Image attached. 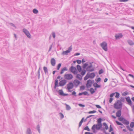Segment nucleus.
I'll return each mask as SVG.
<instances>
[{
	"instance_id": "nucleus-1",
	"label": "nucleus",
	"mask_w": 134,
	"mask_h": 134,
	"mask_svg": "<svg viewBox=\"0 0 134 134\" xmlns=\"http://www.w3.org/2000/svg\"><path fill=\"white\" fill-rule=\"evenodd\" d=\"M102 127V124H97V125H94L92 127V130L93 132H95V129L97 130H99Z\"/></svg>"
},
{
	"instance_id": "nucleus-2",
	"label": "nucleus",
	"mask_w": 134,
	"mask_h": 134,
	"mask_svg": "<svg viewBox=\"0 0 134 134\" xmlns=\"http://www.w3.org/2000/svg\"><path fill=\"white\" fill-rule=\"evenodd\" d=\"M122 104L121 101L118 100L116 103H115L114 105V108L117 109H119L122 108Z\"/></svg>"
},
{
	"instance_id": "nucleus-3",
	"label": "nucleus",
	"mask_w": 134,
	"mask_h": 134,
	"mask_svg": "<svg viewBox=\"0 0 134 134\" xmlns=\"http://www.w3.org/2000/svg\"><path fill=\"white\" fill-rule=\"evenodd\" d=\"M100 46L105 51H108L107 44L105 42H104L101 43Z\"/></svg>"
},
{
	"instance_id": "nucleus-4",
	"label": "nucleus",
	"mask_w": 134,
	"mask_h": 134,
	"mask_svg": "<svg viewBox=\"0 0 134 134\" xmlns=\"http://www.w3.org/2000/svg\"><path fill=\"white\" fill-rule=\"evenodd\" d=\"M64 77L66 79L68 80H71L72 79L73 77L72 75L70 74H65L64 75Z\"/></svg>"
},
{
	"instance_id": "nucleus-5",
	"label": "nucleus",
	"mask_w": 134,
	"mask_h": 134,
	"mask_svg": "<svg viewBox=\"0 0 134 134\" xmlns=\"http://www.w3.org/2000/svg\"><path fill=\"white\" fill-rule=\"evenodd\" d=\"M23 32L26 35L28 38H31V36L30 33L27 30L25 29H23Z\"/></svg>"
},
{
	"instance_id": "nucleus-6",
	"label": "nucleus",
	"mask_w": 134,
	"mask_h": 134,
	"mask_svg": "<svg viewBox=\"0 0 134 134\" xmlns=\"http://www.w3.org/2000/svg\"><path fill=\"white\" fill-rule=\"evenodd\" d=\"M69 70L74 74H76L77 73L76 68L73 66H72L69 68Z\"/></svg>"
},
{
	"instance_id": "nucleus-7",
	"label": "nucleus",
	"mask_w": 134,
	"mask_h": 134,
	"mask_svg": "<svg viewBox=\"0 0 134 134\" xmlns=\"http://www.w3.org/2000/svg\"><path fill=\"white\" fill-rule=\"evenodd\" d=\"M94 82L93 80H88L86 84V87L87 88H89L91 87L92 83Z\"/></svg>"
},
{
	"instance_id": "nucleus-8",
	"label": "nucleus",
	"mask_w": 134,
	"mask_h": 134,
	"mask_svg": "<svg viewBox=\"0 0 134 134\" xmlns=\"http://www.w3.org/2000/svg\"><path fill=\"white\" fill-rule=\"evenodd\" d=\"M73 83L74 86L76 88L80 84L81 82L80 81L76 79L74 81Z\"/></svg>"
},
{
	"instance_id": "nucleus-9",
	"label": "nucleus",
	"mask_w": 134,
	"mask_h": 134,
	"mask_svg": "<svg viewBox=\"0 0 134 134\" xmlns=\"http://www.w3.org/2000/svg\"><path fill=\"white\" fill-rule=\"evenodd\" d=\"M67 82V81L65 79L60 81L59 83V86H63L66 84Z\"/></svg>"
},
{
	"instance_id": "nucleus-10",
	"label": "nucleus",
	"mask_w": 134,
	"mask_h": 134,
	"mask_svg": "<svg viewBox=\"0 0 134 134\" xmlns=\"http://www.w3.org/2000/svg\"><path fill=\"white\" fill-rule=\"evenodd\" d=\"M67 89L70 90L73 88L74 85L73 83L70 82L67 84Z\"/></svg>"
},
{
	"instance_id": "nucleus-11",
	"label": "nucleus",
	"mask_w": 134,
	"mask_h": 134,
	"mask_svg": "<svg viewBox=\"0 0 134 134\" xmlns=\"http://www.w3.org/2000/svg\"><path fill=\"white\" fill-rule=\"evenodd\" d=\"M90 65L88 66L86 68V70L89 71H92L94 70L93 68L91 69L90 68L92 67V65L91 63H90Z\"/></svg>"
},
{
	"instance_id": "nucleus-12",
	"label": "nucleus",
	"mask_w": 134,
	"mask_h": 134,
	"mask_svg": "<svg viewBox=\"0 0 134 134\" xmlns=\"http://www.w3.org/2000/svg\"><path fill=\"white\" fill-rule=\"evenodd\" d=\"M122 37V35L121 33L118 34L115 36V37L116 39L121 38Z\"/></svg>"
},
{
	"instance_id": "nucleus-13",
	"label": "nucleus",
	"mask_w": 134,
	"mask_h": 134,
	"mask_svg": "<svg viewBox=\"0 0 134 134\" xmlns=\"http://www.w3.org/2000/svg\"><path fill=\"white\" fill-rule=\"evenodd\" d=\"M87 73L88 74V75L89 76V77L92 79L94 78L95 75V74L93 72L92 73Z\"/></svg>"
},
{
	"instance_id": "nucleus-14",
	"label": "nucleus",
	"mask_w": 134,
	"mask_h": 134,
	"mask_svg": "<svg viewBox=\"0 0 134 134\" xmlns=\"http://www.w3.org/2000/svg\"><path fill=\"white\" fill-rule=\"evenodd\" d=\"M51 63L53 66H54L55 64V60L54 58H52L51 60Z\"/></svg>"
},
{
	"instance_id": "nucleus-15",
	"label": "nucleus",
	"mask_w": 134,
	"mask_h": 134,
	"mask_svg": "<svg viewBox=\"0 0 134 134\" xmlns=\"http://www.w3.org/2000/svg\"><path fill=\"white\" fill-rule=\"evenodd\" d=\"M68 70L67 68L66 67H64L62 69L61 71L60 72L61 74H63L64 71H67Z\"/></svg>"
},
{
	"instance_id": "nucleus-16",
	"label": "nucleus",
	"mask_w": 134,
	"mask_h": 134,
	"mask_svg": "<svg viewBox=\"0 0 134 134\" xmlns=\"http://www.w3.org/2000/svg\"><path fill=\"white\" fill-rule=\"evenodd\" d=\"M126 101L128 102V104L130 105H131L132 104L131 101L129 97H127L125 98Z\"/></svg>"
},
{
	"instance_id": "nucleus-17",
	"label": "nucleus",
	"mask_w": 134,
	"mask_h": 134,
	"mask_svg": "<svg viewBox=\"0 0 134 134\" xmlns=\"http://www.w3.org/2000/svg\"><path fill=\"white\" fill-rule=\"evenodd\" d=\"M121 115V111L120 110H119L116 113V115L117 117H120Z\"/></svg>"
},
{
	"instance_id": "nucleus-18",
	"label": "nucleus",
	"mask_w": 134,
	"mask_h": 134,
	"mask_svg": "<svg viewBox=\"0 0 134 134\" xmlns=\"http://www.w3.org/2000/svg\"><path fill=\"white\" fill-rule=\"evenodd\" d=\"M76 78L80 80H81L82 79V77L80 74H77L76 76Z\"/></svg>"
},
{
	"instance_id": "nucleus-19",
	"label": "nucleus",
	"mask_w": 134,
	"mask_h": 134,
	"mask_svg": "<svg viewBox=\"0 0 134 134\" xmlns=\"http://www.w3.org/2000/svg\"><path fill=\"white\" fill-rule=\"evenodd\" d=\"M122 123L124 124L127 125H128L129 123V122L125 119L122 122Z\"/></svg>"
},
{
	"instance_id": "nucleus-20",
	"label": "nucleus",
	"mask_w": 134,
	"mask_h": 134,
	"mask_svg": "<svg viewBox=\"0 0 134 134\" xmlns=\"http://www.w3.org/2000/svg\"><path fill=\"white\" fill-rule=\"evenodd\" d=\"M127 42L131 46L133 45L134 44V43L133 41L130 40H128L127 41Z\"/></svg>"
},
{
	"instance_id": "nucleus-21",
	"label": "nucleus",
	"mask_w": 134,
	"mask_h": 134,
	"mask_svg": "<svg viewBox=\"0 0 134 134\" xmlns=\"http://www.w3.org/2000/svg\"><path fill=\"white\" fill-rule=\"evenodd\" d=\"M58 80L57 79H56L55 80V86L54 88H56V87H57L58 86Z\"/></svg>"
},
{
	"instance_id": "nucleus-22",
	"label": "nucleus",
	"mask_w": 134,
	"mask_h": 134,
	"mask_svg": "<svg viewBox=\"0 0 134 134\" xmlns=\"http://www.w3.org/2000/svg\"><path fill=\"white\" fill-rule=\"evenodd\" d=\"M93 86L96 88H99L100 87V86L98 85L96 83H94L93 84Z\"/></svg>"
},
{
	"instance_id": "nucleus-23",
	"label": "nucleus",
	"mask_w": 134,
	"mask_h": 134,
	"mask_svg": "<svg viewBox=\"0 0 134 134\" xmlns=\"http://www.w3.org/2000/svg\"><path fill=\"white\" fill-rule=\"evenodd\" d=\"M26 134H31L32 132L30 129L29 128H28L27 129Z\"/></svg>"
},
{
	"instance_id": "nucleus-24",
	"label": "nucleus",
	"mask_w": 134,
	"mask_h": 134,
	"mask_svg": "<svg viewBox=\"0 0 134 134\" xmlns=\"http://www.w3.org/2000/svg\"><path fill=\"white\" fill-rule=\"evenodd\" d=\"M63 93V92L62 90H60L58 91V93L60 96H62Z\"/></svg>"
},
{
	"instance_id": "nucleus-25",
	"label": "nucleus",
	"mask_w": 134,
	"mask_h": 134,
	"mask_svg": "<svg viewBox=\"0 0 134 134\" xmlns=\"http://www.w3.org/2000/svg\"><path fill=\"white\" fill-rule=\"evenodd\" d=\"M43 70H44L45 73V74L48 73V69H47V68L45 66H44L43 67Z\"/></svg>"
},
{
	"instance_id": "nucleus-26",
	"label": "nucleus",
	"mask_w": 134,
	"mask_h": 134,
	"mask_svg": "<svg viewBox=\"0 0 134 134\" xmlns=\"http://www.w3.org/2000/svg\"><path fill=\"white\" fill-rule=\"evenodd\" d=\"M77 69H78V71L79 72H80L81 71V66L80 65H77Z\"/></svg>"
},
{
	"instance_id": "nucleus-27",
	"label": "nucleus",
	"mask_w": 134,
	"mask_h": 134,
	"mask_svg": "<svg viewBox=\"0 0 134 134\" xmlns=\"http://www.w3.org/2000/svg\"><path fill=\"white\" fill-rule=\"evenodd\" d=\"M90 91L91 94H93L95 92L94 89L92 88H91L90 90Z\"/></svg>"
},
{
	"instance_id": "nucleus-28",
	"label": "nucleus",
	"mask_w": 134,
	"mask_h": 134,
	"mask_svg": "<svg viewBox=\"0 0 134 134\" xmlns=\"http://www.w3.org/2000/svg\"><path fill=\"white\" fill-rule=\"evenodd\" d=\"M84 119V118H82V119L81 120V121H80V122L79 123V127H80L81 126V124L83 121Z\"/></svg>"
},
{
	"instance_id": "nucleus-29",
	"label": "nucleus",
	"mask_w": 134,
	"mask_h": 134,
	"mask_svg": "<svg viewBox=\"0 0 134 134\" xmlns=\"http://www.w3.org/2000/svg\"><path fill=\"white\" fill-rule=\"evenodd\" d=\"M65 105L66 106V109L67 110H69L71 109L69 105L66 104H65Z\"/></svg>"
},
{
	"instance_id": "nucleus-30",
	"label": "nucleus",
	"mask_w": 134,
	"mask_h": 134,
	"mask_svg": "<svg viewBox=\"0 0 134 134\" xmlns=\"http://www.w3.org/2000/svg\"><path fill=\"white\" fill-rule=\"evenodd\" d=\"M88 64L87 63L84 64L82 66V68L83 69H85L88 66Z\"/></svg>"
},
{
	"instance_id": "nucleus-31",
	"label": "nucleus",
	"mask_w": 134,
	"mask_h": 134,
	"mask_svg": "<svg viewBox=\"0 0 134 134\" xmlns=\"http://www.w3.org/2000/svg\"><path fill=\"white\" fill-rule=\"evenodd\" d=\"M103 126H105V129L106 130H107L108 129V126L106 123H105V122L103 123Z\"/></svg>"
},
{
	"instance_id": "nucleus-32",
	"label": "nucleus",
	"mask_w": 134,
	"mask_h": 134,
	"mask_svg": "<svg viewBox=\"0 0 134 134\" xmlns=\"http://www.w3.org/2000/svg\"><path fill=\"white\" fill-rule=\"evenodd\" d=\"M69 53V52L68 51L66 50V51H63V52L62 54L65 55H67L68 54V53Z\"/></svg>"
},
{
	"instance_id": "nucleus-33",
	"label": "nucleus",
	"mask_w": 134,
	"mask_h": 134,
	"mask_svg": "<svg viewBox=\"0 0 134 134\" xmlns=\"http://www.w3.org/2000/svg\"><path fill=\"white\" fill-rule=\"evenodd\" d=\"M89 76L88 75V74H87L86 76L84 78V80H87L88 78H89Z\"/></svg>"
},
{
	"instance_id": "nucleus-34",
	"label": "nucleus",
	"mask_w": 134,
	"mask_h": 134,
	"mask_svg": "<svg viewBox=\"0 0 134 134\" xmlns=\"http://www.w3.org/2000/svg\"><path fill=\"white\" fill-rule=\"evenodd\" d=\"M86 72V71L85 70H83L81 72V74L83 76L85 74Z\"/></svg>"
},
{
	"instance_id": "nucleus-35",
	"label": "nucleus",
	"mask_w": 134,
	"mask_h": 134,
	"mask_svg": "<svg viewBox=\"0 0 134 134\" xmlns=\"http://www.w3.org/2000/svg\"><path fill=\"white\" fill-rule=\"evenodd\" d=\"M115 94L116 93V94L115 96V97L116 98H118L119 97L120 94L119 93L116 92Z\"/></svg>"
},
{
	"instance_id": "nucleus-36",
	"label": "nucleus",
	"mask_w": 134,
	"mask_h": 134,
	"mask_svg": "<svg viewBox=\"0 0 134 134\" xmlns=\"http://www.w3.org/2000/svg\"><path fill=\"white\" fill-rule=\"evenodd\" d=\"M38 12V10L36 9H34L33 10V12L34 14H36Z\"/></svg>"
},
{
	"instance_id": "nucleus-37",
	"label": "nucleus",
	"mask_w": 134,
	"mask_h": 134,
	"mask_svg": "<svg viewBox=\"0 0 134 134\" xmlns=\"http://www.w3.org/2000/svg\"><path fill=\"white\" fill-rule=\"evenodd\" d=\"M102 121V119L101 118H99L97 120V122L98 124H101Z\"/></svg>"
},
{
	"instance_id": "nucleus-38",
	"label": "nucleus",
	"mask_w": 134,
	"mask_h": 134,
	"mask_svg": "<svg viewBox=\"0 0 134 134\" xmlns=\"http://www.w3.org/2000/svg\"><path fill=\"white\" fill-rule=\"evenodd\" d=\"M72 46H70L68 49V50H67L69 52H70L72 50Z\"/></svg>"
},
{
	"instance_id": "nucleus-39",
	"label": "nucleus",
	"mask_w": 134,
	"mask_h": 134,
	"mask_svg": "<svg viewBox=\"0 0 134 134\" xmlns=\"http://www.w3.org/2000/svg\"><path fill=\"white\" fill-rule=\"evenodd\" d=\"M84 130H87L89 131H90V130L89 129L88 126L84 128Z\"/></svg>"
},
{
	"instance_id": "nucleus-40",
	"label": "nucleus",
	"mask_w": 134,
	"mask_h": 134,
	"mask_svg": "<svg viewBox=\"0 0 134 134\" xmlns=\"http://www.w3.org/2000/svg\"><path fill=\"white\" fill-rule=\"evenodd\" d=\"M124 119H124V118L122 117H120V118H119V120L121 121H122V122L123 121Z\"/></svg>"
},
{
	"instance_id": "nucleus-41",
	"label": "nucleus",
	"mask_w": 134,
	"mask_h": 134,
	"mask_svg": "<svg viewBox=\"0 0 134 134\" xmlns=\"http://www.w3.org/2000/svg\"><path fill=\"white\" fill-rule=\"evenodd\" d=\"M125 100V98L122 97L121 98V99H120V100H119V101H121V102H123Z\"/></svg>"
},
{
	"instance_id": "nucleus-42",
	"label": "nucleus",
	"mask_w": 134,
	"mask_h": 134,
	"mask_svg": "<svg viewBox=\"0 0 134 134\" xmlns=\"http://www.w3.org/2000/svg\"><path fill=\"white\" fill-rule=\"evenodd\" d=\"M61 65V63H59L58 65L57 69L58 70H59Z\"/></svg>"
},
{
	"instance_id": "nucleus-43",
	"label": "nucleus",
	"mask_w": 134,
	"mask_h": 134,
	"mask_svg": "<svg viewBox=\"0 0 134 134\" xmlns=\"http://www.w3.org/2000/svg\"><path fill=\"white\" fill-rule=\"evenodd\" d=\"M96 111L95 110H93L91 111H90L88 112V113L89 114H92V113H96Z\"/></svg>"
},
{
	"instance_id": "nucleus-44",
	"label": "nucleus",
	"mask_w": 134,
	"mask_h": 134,
	"mask_svg": "<svg viewBox=\"0 0 134 134\" xmlns=\"http://www.w3.org/2000/svg\"><path fill=\"white\" fill-rule=\"evenodd\" d=\"M131 127L132 128L134 126V122H131L130 124Z\"/></svg>"
},
{
	"instance_id": "nucleus-45",
	"label": "nucleus",
	"mask_w": 134,
	"mask_h": 134,
	"mask_svg": "<svg viewBox=\"0 0 134 134\" xmlns=\"http://www.w3.org/2000/svg\"><path fill=\"white\" fill-rule=\"evenodd\" d=\"M37 129L38 131L39 132V133H40V126L39 125H38L37 126Z\"/></svg>"
},
{
	"instance_id": "nucleus-46",
	"label": "nucleus",
	"mask_w": 134,
	"mask_h": 134,
	"mask_svg": "<svg viewBox=\"0 0 134 134\" xmlns=\"http://www.w3.org/2000/svg\"><path fill=\"white\" fill-rule=\"evenodd\" d=\"M85 88V87L84 86H82L80 87V89L81 90H83Z\"/></svg>"
},
{
	"instance_id": "nucleus-47",
	"label": "nucleus",
	"mask_w": 134,
	"mask_h": 134,
	"mask_svg": "<svg viewBox=\"0 0 134 134\" xmlns=\"http://www.w3.org/2000/svg\"><path fill=\"white\" fill-rule=\"evenodd\" d=\"M103 72V71L102 69H101L100 70L99 72V74H100L102 73Z\"/></svg>"
},
{
	"instance_id": "nucleus-48",
	"label": "nucleus",
	"mask_w": 134,
	"mask_h": 134,
	"mask_svg": "<svg viewBox=\"0 0 134 134\" xmlns=\"http://www.w3.org/2000/svg\"><path fill=\"white\" fill-rule=\"evenodd\" d=\"M72 94L74 95L75 96H76V93L74 91H73L72 93Z\"/></svg>"
},
{
	"instance_id": "nucleus-49",
	"label": "nucleus",
	"mask_w": 134,
	"mask_h": 134,
	"mask_svg": "<svg viewBox=\"0 0 134 134\" xmlns=\"http://www.w3.org/2000/svg\"><path fill=\"white\" fill-rule=\"evenodd\" d=\"M52 36L54 38H55V35L54 32H53L52 34Z\"/></svg>"
},
{
	"instance_id": "nucleus-50",
	"label": "nucleus",
	"mask_w": 134,
	"mask_h": 134,
	"mask_svg": "<svg viewBox=\"0 0 134 134\" xmlns=\"http://www.w3.org/2000/svg\"><path fill=\"white\" fill-rule=\"evenodd\" d=\"M116 122L117 123V124L118 125H123V124H122L120 122H119L117 121H116Z\"/></svg>"
},
{
	"instance_id": "nucleus-51",
	"label": "nucleus",
	"mask_w": 134,
	"mask_h": 134,
	"mask_svg": "<svg viewBox=\"0 0 134 134\" xmlns=\"http://www.w3.org/2000/svg\"><path fill=\"white\" fill-rule=\"evenodd\" d=\"M59 114L61 118H64V115L62 113H59Z\"/></svg>"
},
{
	"instance_id": "nucleus-52",
	"label": "nucleus",
	"mask_w": 134,
	"mask_h": 134,
	"mask_svg": "<svg viewBox=\"0 0 134 134\" xmlns=\"http://www.w3.org/2000/svg\"><path fill=\"white\" fill-rule=\"evenodd\" d=\"M115 94V93H113L110 95V96L111 98H112V97Z\"/></svg>"
},
{
	"instance_id": "nucleus-53",
	"label": "nucleus",
	"mask_w": 134,
	"mask_h": 134,
	"mask_svg": "<svg viewBox=\"0 0 134 134\" xmlns=\"http://www.w3.org/2000/svg\"><path fill=\"white\" fill-rule=\"evenodd\" d=\"M78 105L80 107H85V105H82L81 104H78Z\"/></svg>"
},
{
	"instance_id": "nucleus-54",
	"label": "nucleus",
	"mask_w": 134,
	"mask_h": 134,
	"mask_svg": "<svg viewBox=\"0 0 134 134\" xmlns=\"http://www.w3.org/2000/svg\"><path fill=\"white\" fill-rule=\"evenodd\" d=\"M53 46V44H52L51 45V46L49 47V52L51 50V49L52 48Z\"/></svg>"
},
{
	"instance_id": "nucleus-55",
	"label": "nucleus",
	"mask_w": 134,
	"mask_h": 134,
	"mask_svg": "<svg viewBox=\"0 0 134 134\" xmlns=\"http://www.w3.org/2000/svg\"><path fill=\"white\" fill-rule=\"evenodd\" d=\"M38 78H39L40 77V74L39 69L38 70Z\"/></svg>"
},
{
	"instance_id": "nucleus-56",
	"label": "nucleus",
	"mask_w": 134,
	"mask_h": 134,
	"mask_svg": "<svg viewBox=\"0 0 134 134\" xmlns=\"http://www.w3.org/2000/svg\"><path fill=\"white\" fill-rule=\"evenodd\" d=\"M76 62L77 63L79 64H80L81 63V60H78L76 61Z\"/></svg>"
},
{
	"instance_id": "nucleus-57",
	"label": "nucleus",
	"mask_w": 134,
	"mask_h": 134,
	"mask_svg": "<svg viewBox=\"0 0 134 134\" xmlns=\"http://www.w3.org/2000/svg\"><path fill=\"white\" fill-rule=\"evenodd\" d=\"M101 80V79L100 77L98 78L96 80V81L97 82H99Z\"/></svg>"
},
{
	"instance_id": "nucleus-58",
	"label": "nucleus",
	"mask_w": 134,
	"mask_h": 134,
	"mask_svg": "<svg viewBox=\"0 0 134 134\" xmlns=\"http://www.w3.org/2000/svg\"><path fill=\"white\" fill-rule=\"evenodd\" d=\"M96 106L99 109L101 108V107L98 105H96Z\"/></svg>"
},
{
	"instance_id": "nucleus-59",
	"label": "nucleus",
	"mask_w": 134,
	"mask_h": 134,
	"mask_svg": "<svg viewBox=\"0 0 134 134\" xmlns=\"http://www.w3.org/2000/svg\"><path fill=\"white\" fill-rule=\"evenodd\" d=\"M83 94H84V95H86L88 94V92L86 91H85L83 92Z\"/></svg>"
},
{
	"instance_id": "nucleus-60",
	"label": "nucleus",
	"mask_w": 134,
	"mask_h": 134,
	"mask_svg": "<svg viewBox=\"0 0 134 134\" xmlns=\"http://www.w3.org/2000/svg\"><path fill=\"white\" fill-rule=\"evenodd\" d=\"M110 128L109 130V132H110L113 130V129L111 127V125H110Z\"/></svg>"
},
{
	"instance_id": "nucleus-61",
	"label": "nucleus",
	"mask_w": 134,
	"mask_h": 134,
	"mask_svg": "<svg viewBox=\"0 0 134 134\" xmlns=\"http://www.w3.org/2000/svg\"><path fill=\"white\" fill-rule=\"evenodd\" d=\"M129 1V0H120L119 1L120 2H127Z\"/></svg>"
},
{
	"instance_id": "nucleus-62",
	"label": "nucleus",
	"mask_w": 134,
	"mask_h": 134,
	"mask_svg": "<svg viewBox=\"0 0 134 134\" xmlns=\"http://www.w3.org/2000/svg\"><path fill=\"white\" fill-rule=\"evenodd\" d=\"M9 24L10 25H11L13 26V27H15V26L13 23H9Z\"/></svg>"
},
{
	"instance_id": "nucleus-63",
	"label": "nucleus",
	"mask_w": 134,
	"mask_h": 134,
	"mask_svg": "<svg viewBox=\"0 0 134 134\" xmlns=\"http://www.w3.org/2000/svg\"><path fill=\"white\" fill-rule=\"evenodd\" d=\"M113 100V99L112 98H110V99H109V102L110 103H111L112 100Z\"/></svg>"
},
{
	"instance_id": "nucleus-64",
	"label": "nucleus",
	"mask_w": 134,
	"mask_h": 134,
	"mask_svg": "<svg viewBox=\"0 0 134 134\" xmlns=\"http://www.w3.org/2000/svg\"><path fill=\"white\" fill-rule=\"evenodd\" d=\"M129 76L132 77L133 78H134V76L132 74H129Z\"/></svg>"
}]
</instances>
